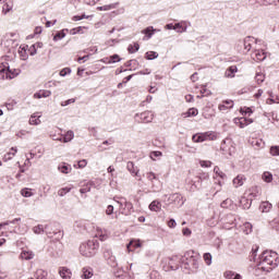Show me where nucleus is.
Returning a JSON list of instances; mask_svg holds the SVG:
<instances>
[{
	"label": "nucleus",
	"mask_w": 279,
	"mask_h": 279,
	"mask_svg": "<svg viewBox=\"0 0 279 279\" xmlns=\"http://www.w3.org/2000/svg\"><path fill=\"white\" fill-rule=\"evenodd\" d=\"M181 269H183L185 274H197L199 269V255L195 254L193 251L186 252L181 256Z\"/></svg>",
	"instance_id": "nucleus-1"
},
{
	"label": "nucleus",
	"mask_w": 279,
	"mask_h": 279,
	"mask_svg": "<svg viewBox=\"0 0 279 279\" xmlns=\"http://www.w3.org/2000/svg\"><path fill=\"white\" fill-rule=\"evenodd\" d=\"M258 267H260V265H269V267L266 266H262L260 269L263 271H271L272 269H276V267H278V263H279V257H278V253L274 252V251H264L258 258Z\"/></svg>",
	"instance_id": "nucleus-2"
},
{
	"label": "nucleus",
	"mask_w": 279,
	"mask_h": 279,
	"mask_svg": "<svg viewBox=\"0 0 279 279\" xmlns=\"http://www.w3.org/2000/svg\"><path fill=\"white\" fill-rule=\"evenodd\" d=\"M97 250H99V241L97 240H89L80 246V253L86 258H93L97 254Z\"/></svg>",
	"instance_id": "nucleus-3"
},
{
	"label": "nucleus",
	"mask_w": 279,
	"mask_h": 279,
	"mask_svg": "<svg viewBox=\"0 0 279 279\" xmlns=\"http://www.w3.org/2000/svg\"><path fill=\"white\" fill-rule=\"evenodd\" d=\"M0 73H5L7 80H14L19 75V70L10 69V64L5 62L0 64Z\"/></svg>",
	"instance_id": "nucleus-4"
},
{
	"label": "nucleus",
	"mask_w": 279,
	"mask_h": 279,
	"mask_svg": "<svg viewBox=\"0 0 279 279\" xmlns=\"http://www.w3.org/2000/svg\"><path fill=\"white\" fill-rule=\"evenodd\" d=\"M134 119L137 123H151V121H154V113H151V111H144L136 113Z\"/></svg>",
	"instance_id": "nucleus-5"
},
{
	"label": "nucleus",
	"mask_w": 279,
	"mask_h": 279,
	"mask_svg": "<svg viewBox=\"0 0 279 279\" xmlns=\"http://www.w3.org/2000/svg\"><path fill=\"white\" fill-rule=\"evenodd\" d=\"M104 258L107 260V264L110 267H118L119 264L117 263V257L112 254V250L110 248H105L104 250Z\"/></svg>",
	"instance_id": "nucleus-6"
},
{
	"label": "nucleus",
	"mask_w": 279,
	"mask_h": 279,
	"mask_svg": "<svg viewBox=\"0 0 279 279\" xmlns=\"http://www.w3.org/2000/svg\"><path fill=\"white\" fill-rule=\"evenodd\" d=\"M169 204H175V206H184V197L180 193L170 194L168 197Z\"/></svg>",
	"instance_id": "nucleus-7"
},
{
	"label": "nucleus",
	"mask_w": 279,
	"mask_h": 279,
	"mask_svg": "<svg viewBox=\"0 0 279 279\" xmlns=\"http://www.w3.org/2000/svg\"><path fill=\"white\" fill-rule=\"evenodd\" d=\"M213 133L210 132H205V133H198L192 136V141L194 143H204V141H214Z\"/></svg>",
	"instance_id": "nucleus-8"
},
{
	"label": "nucleus",
	"mask_w": 279,
	"mask_h": 279,
	"mask_svg": "<svg viewBox=\"0 0 279 279\" xmlns=\"http://www.w3.org/2000/svg\"><path fill=\"white\" fill-rule=\"evenodd\" d=\"M168 267L172 271H178V269H180V267H181V257L178 255L169 257L168 258Z\"/></svg>",
	"instance_id": "nucleus-9"
},
{
	"label": "nucleus",
	"mask_w": 279,
	"mask_h": 279,
	"mask_svg": "<svg viewBox=\"0 0 279 279\" xmlns=\"http://www.w3.org/2000/svg\"><path fill=\"white\" fill-rule=\"evenodd\" d=\"M235 125H239V128H247L251 123H254L253 119H247V118H235L234 119Z\"/></svg>",
	"instance_id": "nucleus-10"
},
{
	"label": "nucleus",
	"mask_w": 279,
	"mask_h": 279,
	"mask_svg": "<svg viewBox=\"0 0 279 279\" xmlns=\"http://www.w3.org/2000/svg\"><path fill=\"white\" fill-rule=\"evenodd\" d=\"M221 221L229 226H236V216H234V214H227L221 218Z\"/></svg>",
	"instance_id": "nucleus-11"
},
{
	"label": "nucleus",
	"mask_w": 279,
	"mask_h": 279,
	"mask_svg": "<svg viewBox=\"0 0 279 279\" xmlns=\"http://www.w3.org/2000/svg\"><path fill=\"white\" fill-rule=\"evenodd\" d=\"M142 243L141 240H131L129 244H126V248L129 252H134V250H138L141 247Z\"/></svg>",
	"instance_id": "nucleus-12"
},
{
	"label": "nucleus",
	"mask_w": 279,
	"mask_h": 279,
	"mask_svg": "<svg viewBox=\"0 0 279 279\" xmlns=\"http://www.w3.org/2000/svg\"><path fill=\"white\" fill-rule=\"evenodd\" d=\"M126 169L132 173V175H136V178H141L138 174V168L134 166V161H128Z\"/></svg>",
	"instance_id": "nucleus-13"
},
{
	"label": "nucleus",
	"mask_w": 279,
	"mask_h": 279,
	"mask_svg": "<svg viewBox=\"0 0 279 279\" xmlns=\"http://www.w3.org/2000/svg\"><path fill=\"white\" fill-rule=\"evenodd\" d=\"M93 275H94L93 268L86 266V267H84V268L82 269L81 278H83V279H90V278H93Z\"/></svg>",
	"instance_id": "nucleus-14"
},
{
	"label": "nucleus",
	"mask_w": 279,
	"mask_h": 279,
	"mask_svg": "<svg viewBox=\"0 0 279 279\" xmlns=\"http://www.w3.org/2000/svg\"><path fill=\"white\" fill-rule=\"evenodd\" d=\"M240 204L244 210H250V208H252V198H247V197L243 196L240 199Z\"/></svg>",
	"instance_id": "nucleus-15"
},
{
	"label": "nucleus",
	"mask_w": 279,
	"mask_h": 279,
	"mask_svg": "<svg viewBox=\"0 0 279 279\" xmlns=\"http://www.w3.org/2000/svg\"><path fill=\"white\" fill-rule=\"evenodd\" d=\"M149 210H151L153 213H160L161 208H162V204H160L159 201H153L149 206H148Z\"/></svg>",
	"instance_id": "nucleus-16"
},
{
	"label": "nucleus",
	"mask_w": 279,
	"mask_h": 279,
	"mask_svg": "<svg viewBox=\"0 0 279 279\" xmlns=\"http://www.w3.org/2000/svg\"><path fill=\"white\" fill-rule=\"evenodd\" d=\"M72 167L71 165L66 163V162H61L59 166H58V170L60 171V173H71L72 171Z\"/></svg>",
	"instance_id": "nucleus-17"
},
{
	"label": "nucleus",
	"mask_w": 279,
	"mask_h": 279,
	"mask_svg": "<svg viewBox=\"0 0 279 279\" xmlns=\"http://www.w3.org/2000/svg\"><path fill=\"white\" fill-rule=\"evenodd\" d=\"M47 97H51V90L43 89L34 94L35 99H43Z\"/></svg>",
	"instance_id": "nucleus-18"
},
{
	"label": "nucleus",
	"mask_w": 279,
	"mask_h": 279,
	"mask_svg": "<svg viewBox=\"0 0 279 279\" xmlns=\"http://www.w3.org/2000/svg\"><path fill=\"white\" fill-rule=\"evenodd\" d=\"M219 110H228V108H234V101L232 100H223L221 105H219Z\"/></svg>",
	"instance_id": "nucleus-19"
},
{
	"label": "nucleus",
	"mask_w": 279,
	"mask_h": 279,
	"mask_svg": "<svg viewBox=\"0 0 279 279\" xmlns=\"http://www.w3.org/2000/svg\"><path fill=\"white\" fill-rule=\"evenodd\" d=\"M59 275L63 279H71V270L66 267H62L59 269Z\"/></svg>",
	"instance_id": "nucleus-20"
},
{
	"label": "nucleus",
	"mask_w": 279,
	"mask_h": 279,
	"mask_svg": "<svg viewBox=\"0 0 279 279\" xmlns=\"http://www.w3.org/2000/svg\"><path fill=\"white\" fill-rule=\"evenodd\" d=\"M199 113V111L195 108H190L186 112L182 113V117L184 119H189V117H197V114Z\"/></svg>",
	"instance_id": "nucleus-21"
},
{
	"label": "nucleus",
	"mask_w": 279,
	"mask_h": 279,
	"mask_svg": "<svg viewBox=\"0 0 279 279\" xmlns=\"http://www.w3.org/2000/svg\"><path fill=\"white\" fill-rule=\"evenodd\" d=\"M142 34H144L148 39L156 34V29H154V26H148L142 31Z\"/></svg>",
	"instance_id": "nucleus-22"
},
{
	"label": "nucleus",
	"mask_w": 279,
	"mask_h": 279,
	"mask_svg": "<svg viewBox=\"0 0 279 279\" xmlns=\"http://www.w3.org/2000/svg\"><path fill=\"white\" fill-rule=\"evenodd\" d=\"M64 32H69L68 28L59 31L58 33H56V35L53 36V40L54 43H58V40H62V38L66 37V33Z\"/></svg>",
	"instance_id": "nucleus-23"
},
{
	"label": "nucleus",
	"mask_w": 279,
	"mask_h": 279,
	"mask_svg": "<svg viewBox=\"0 0 279 279\" xmlns=\"http://www.w3.org/2000/svg\"><path fill=\"white\" fill-rule=\"evenodd\" d=\"M239 71V68L236 65H231L226 71V77H234V73Z\"/></svg>",
	"instance_id": "nucleus-24"
},
{
	"label": "nucleus",
	"mask_w": 279,
	"mask_h": 279,
	"mask_svg": "<svg viewBox=\"0 0 279 279\" xmlns=\"http://www.w3.org/2000/svg\"><path fill=\"white\" fill-rule=\"evenodd\" d=\"M245 180V177L242 174H239L236 178L233 179V184L235 189H239V186H243V181Z\"/></svg>",
	"instance_id": "nucleus-25"
},
{
	"label": "nucleus",
	"mask_w": 279,
	"mask_h": 279,
	"mask_svg": "<svg viewBox=\"0 0 279 279\" xmlns=\"http://www.w3.org/2000/svg\"><path fill=\"white\" fill-rule=\"evenodd\" d=\"M72 138H75V133H73V131H68L63 136L62 141L63 143H71Z\"/></svg>",
	"instance_id": "nucleus-26"
},
{
	"label": "nucleus",
	"mask_w": 279,
	"mask_h": 279,
	"mask_svg": "<svg viewBox=\"0 0 279 279\" xmlns=\"http://www.w3.org/2000/svg\"><path fill=\"white\" fill-rule=\"evenodd\" d=\"M258 197V187H253L248 190V199H256Z\"/></svg>",
	"instance_id": "nucleus-27"
},
{
	"label": "nucleus",
	"mask_w": 279,
	"mask_h": 279,
	"mask_svg": "<svg viewBox=\"0 0 279 279\" xmlns=\"http://www.w3.org/2000/svg\"><path fill=\"white\" fill-rule=\"evenodd\" d=\"M262 213H269L271 210V203L269 202H263L259 206Z\"/></svg>",
	"instance_id": "nucleus-28"
},
{
	"label": "nucleus",
	"mask_w": 279,
	"mask_h": 279,
	"mask_svg": "<svg viewBox=\"0 0 279 279\" xmlns=\"http://www.w3.org/2000/svg\"><path fill=\"white\" fill-rule=\"evenodd\" d=\"M116 8H117V5H114V4H106L102 7H97V10L99 12H108L109 10H114Z\"/></svg>",
	"instance_id": "nucleus-29"
},
{
	"label": "nucleus",
	"mask_w": 279,
	"mask_h": 279,
	"mask_svg": "<svg viewBox=\"0 0 279 279\" xmlns=\"http://www.w3.org/2000/svg\"><path fill=\"white\" fill-rule=\"evenodd\" d=\"M47 271L46 270H43V269H38L36 272H35V278L36 279H47Z\"/></svg>",
	"instance_id": "nucleus-30"
},
{
	"label": "nucleus",
	"mask_w": 279,
	"mask_h": 279,
	"mask_svg": "<svg viewBox=\"0 0 279 279\" xmlns=\"http://www.w3.org/2000/svg\"><path fill=\"white\" fill-rule=\"evenodd\" d=\"M11 151H14V153H8L4 155L3 157L4 162H8V160H12V156L16 155V151H17L16 147H12Z\"/></svg>",
	"instance_id": "nucleus-31"
},
{
	"label": "nucleus",
	"mask_w": 279,
	"mask_h": 279,
	"mask_svg": "<svg viewBox=\"0 0 279 279\" xmlns=\"http://www.w3.org/2000/svg\"><path fill=\"white\" fill-rule=\"evenodd\" d=\"M156 58H158V52H156V51H147L145 53L146 60H156Z\"/></svg>",
	"instance_id": "nucleus-32"
},
{
	"label": "nucleus",
	"mask_w": 279,
	"mask_h": 279,
	"mask_svg": "<svg viewBox=\"0 0 279 279\" xmlns=\"http://www.w3.org/2000/svg\"><path fill=\"white\" fill-rule=\"evenodd\" d=\"M33 232L35 234H45V226L38 225V226L34 227Z\"/></svg>",
	"instance_id": "nucleus-33"
},
{
	"label": "nucleus",
	"mask_w": 279,
	"mask_h": 279,
	"mask_svg": "<svg viewBox=\"0 0 279 279\" xmlns=\"http://www.w3.org/2000/svg\"><path fill=\"white\" fill-rule=\"evenodd\" d=\"M255 57H256V60H258L259 62H263V60L267 58V54H265V51L258 50L255 52Z\"/></svg>",
	"instance_id": "nucleus-34"
},
{
	"label": "nucleus",
	"mask_w": 279,
	"mask_h": 279,
	"mask_svg": "<svg viewBox=\"0 0 279 279\" xmlns=\"http://www.w3.org/2000/svg\"><path fill=\"white\" fill-rule=\"evenodd\" d=\"M44 232L48 235V236H51V234H53V232H56L53 230V225H46L44 227Z\"/></svg>",
	"instance_id": "nucleus-35"
},
{
	"label": "nucleus",
	"mask_w": 279,
	"mask_h": 279,
	"mask_svg": "<svg viewBox=\"0 0 279 279\" xmlns=\"http://www.w3.org/2000/svg\"><path fill=\"white\" fill-rule=\"evenodd\" d=\"M263 180H264V182H272V180H274V174H271V172H264L263 173Z\"/></svg>",
	"instance_id": "nucleus-36"
},
{
	"label": "nucleus",
	"mask_w": 279,
	"mask_h": 279,
	"mask_svg": "<svg viewBox=\"0 0 279 279\" xmlns=\"http://www.w3.org/2000/svg\"><path fill=\"white\" fill-rule=\"evenodd\" d=\"M29 46H25V47L22 48V50L19 51L22 60H27L29 58V56H27V48Z\"/></svg>",
	"instance_id": "nucleus-37"
},
{
	"label": "nucleus",
	"mask_w": 279,
	"mask_h": 279,
	"mask_svg": "<svg viewBox=\"0 0 279 279\" xmlns=\"http://www.w3.org/2000/svg\"><path fill=\"white\" fill-rule=\"evenodd\" d=\"M234 204V202H232V199H230V198H227V199H225L221 204H220V206H221V208H231V206Z\"/></svg>",
	"instance_id": "nucleus-38"
},
{
	"label": "nucleus",
	"mask_w": 279,
	"mask_h": 279,
	"mask_svg": "<svg viewBox=\"0 0 279 279\" xmlns=\"http://www.w3.org/2000/svg\"><path fill=\"white\" fill-rule=\"evenodd\" d=\"M114 62H121V57H119V54H112L109 57L108 64H114Z\"/></svg>",
	"instance_id": "nucleus-39"
},
{
	"label": "nucleus",
	"mask_w": 279,
	"mask_h": 279,
	"mask_svg": "<svg viewBox=\"0 0 279 279\" xmlns=\"http://www.w3.org/2000/svg\"><path fill=\"white\" fill-rule=\"evenodd\" d=\"M258 252V246L255 245L252 248L251 255H250V260H253L254 263H256V253Z\"/></svg>",
	"instance_id": "nucleus-40"
},
{
	"label": "nucleus",
	"mask_w": 279,
	"mask_h": 279,
	"mask_svg": "<svg viewBox=\"0 0 279 279\" xmlns=\"http://www.w3.org/2000/svg\"><path fill=\"white\" fill-rule=\"evenodd\" d=\"M21 256L24 258V260H32V258H34V253L24 251L22 252Z\"/></svg>",
	"instance_id": "nucleus-41"
},
{
	"label": "nucleus",
	"mask_w": 279,
	"mask_h": 279,
	"mask_svg": "<svg viewBox=\"0 0 279 279\" xmlns=\"http://www.w3.org/2000/svg\"><path fill=\"white\" fill-rule=\"evenodd\" d=\"M93 186V183H87L86 185H84L81 190L80 193H82V195L86 194V193H90V189Z\"/></svg>",
	"instance_id": "nucleus-42"
},
{
	"label": "nucleus",
	"mask_w": 279,
	"mask_h": 279,
	"mask_svg": "<svg viewBox=\"0 0 279 279\" xmlns=\"http://www.w3.org/2000/svg\"><path fill=\"white\" fill-rule=\"evenodd\" d=\"M21 195L23 197H32V195H34V193H32V190L25 187L21 190Z\"/></svg>",
	"instance_id": "nucleus-43"
},
{
	"label": "nucleus",
	"mask_w": 279,
	"mask_h": 279,
	"mask_svg": "<svg viewBox=\"0 0 279 279\" xmlns=\"http://www.w3.org/2000/svg\"><path fill=\"white\" fill-rule=\"evenodd\" d=\"M124 210L130 215L134 210V205L131 202H125Z\"/></svg>",
	"instance_id": "nucleus-44"
},
{
	"label": "nucleus",
	"mask_w": 279,
	"mask_h": 279,
	"mask_svg": "<svg viewBox=\"0 0 279 279\" xmlns=\"http://www.w3.org/2000/svg\"><path fill=\"white\" fill-rule=\"evenodd\" d=\"M255 80L257 82V84H263L265 82V74L258 72L255 75Z\"/></svg>",
	"instance_id": "nucleus-45"
},
{
	"label": "nucleus",
	"mask_w": 279,
	"mask_h": 279,
	"mask_svg": "<svg viewBox=\"0 0 279 279\" xmlns=\"http://www.w3.org/2000/svg\"><path fill=\"white\" fill-rule=\"evenodd\" d=\"M203 258H204L206 265L213 264V255L210 253H205Z\"/></svg>",
	"instance_id": "nucleus-46"
},
{
	"label": "nucleus",
	"mask_w": 279,
	"mask_h": 279,
	"mask_svg": "<svg viewBox=\"0 0 279 279\" xmlns=\"http://www.w3.org/2000/svg\"><path fill=\"white\" fill-rule=\"evenodd\" d=\"M66 193H71V187H62L58 191V195L60 197H64V195H66Z\"/></svg>",
	"instance_id": "nucleus-47"
},
{
	"label": "nucleus",
	"mask_w": 279,
	"mask_h": 279,
	"mask_svg": "<svg viewBox=\"0 0 279 279\" xmlns=\"http://www.w3.org/2000/svg\"><path fill=\"white\" fill-rule=\"evenodd\" d=\"M19 221H21V218H15L13 220H8L5 222L0 223V228H3V226H10V223H13V225L19 223Z\"/></svg>",
	"instance_id": "nucleus-48"
},
{
	"label": "nucleus",
	"mask_w": 279,
	"mask_h": 279,
	"mask_svg": "<svg viewBox=\"0 0 279 279\" xmlns=\"http://www.w3.org/2000/svg\"><path fill=\"white\" fill-rule=\"evenodd\" d=\"M59 75L61 77H66V75H71V68H64L60 71Z\"/></svg>",
	"instance_id": "nucleus-49"
},
{
	"label": "nucleus",
	"mask_w": 279,
	"mask_h": 279,
	"mask_svg": "<svg viewBox=\"0 0 279 279\" xmlns=\"http://www.w3.org/2000/svg\"><path fill=\"white\" fill-rule=\"evenodd\" d=\"M252 145L253 147H265V142H263V140H254Z\"/></svg>",
	"instance_id": "nucleus-50"
},
{
	"label": "nucleus",
	"mask_w": 279,
	"mask_h": 279,
	"mask_svg": "<svg viewBox=\"0 0 279 279\" xmlns=\"http://www.w3.org/2000/svg\"><path fill=\"white\" fill-rule=\"evenodd\" d=\"M83 29H84V27L78 26V27H75V28L70 29V34H71L72 36H75V34H82Z\"/></svg>",
	"instance_id": "nucleus-51"
},
{
	"label": "nucleus",
	"mask_w": 279,
	"mask_h": 279,
	"mask_svg": "<svg viewBox=\"0 0 279 279\" xmlns=\"http://www.w3.org/2000/svg\"><path fill=\"white\" fill-rule=\"evenodd\" d=\"M243 45H244L245 51H250V50L252 49V44H250V37H246V38L243 40Z\"/></svg>",
	"instance_id": "nucleus-52"
},
{
	"label": "nucleus",
	"mask_w": 279,
	"mask_h": 279,
	"mask_svg": "<svg viewBox=\"0 0 279 279\" xmlns=\"http://www.w3.org/2000/svg\"><path fill=\"white\" fill-rule=\"evenodd\" d=\"M174 31L179 32V34H182V32H186V27H182V24L175 23L174 24Z\"/></svg>",
	"instance_id": "nucleus-53"
},
{
	"label": "nucleus",
	"mask_w": 279,
	"mask_h": 279,
	"mask_svg": "<svg viewBox=\"0 0 279 279\" xmlns=\"http://www.w3.org/2000/svg\"><path fill=\"white\" fill-rule=\"evenodd\" d=\"M160 156H162V151L160 150H155L150 153L151 160H156V158H160Z\"/></svg>",
	"instance_id": "nucleus-54"
},
{
	"label": "nucleus",
	"mask_w": 279,
	"mask_h": 279,
	"mask_svg": "<svg viewBox=\"0 0 279 279\" xmlns=\"http://www.w3.org/2000/svg\"><path fill=\"white\" fill-rule=\"evenodd\" d=\"M12 10V4L11 3H5L2 7V12L3 14H8V12H10Z\"/></svg>",
	"instance_id": "nucleus-55"
},
{
	"label": "nucleus",
	"mask_w": 279,
	"mask_h": 279,
	"mask_svg": "<svg viewBox=\"0 0 279 279\" xmlns=\"http://www.w3.org/2000/svg\"><path fill=\"white\" fill-rule=\"evenodd\" d=\"M29 56H36V53H38V50L36 48V46L32 45L28 49H27Z\"/></svg>",
	"instance_id": "nucleus-56"
},
{
	"label": "nucleus",
	"mask_w": 279,
	"mask_h": 279,
	"mask_svg": "<svg viewBox=\"0 0 279 279\" xmlns=\"http://www.w3.org/2000/svg\"><path fill=\"white\" fill-rule=\"evenodd\" d=\"M235 275L236 274H234V271L227 270V271H225L223 277L227 278V279H232V278H234Z\"/></svg>",
	"instance_id": "nucleus-57"
},
{
	"label": "nucleus",
	"mask_w": 279,
	"mask_h": 279,
	"mask_svg": "<svg viewBox=\"0 0 279 279\" xmlns=\"http://www.w3.org/2000/svg\"><path fill=\"white\" fill-rule=\"evenodd\" d=\"M29 124L31 125H39L40 120L36 119V116H32L31 119H29Z\"/></svg>",
	"instance_id": "nucleus-58"
},
{
	"label": "nucleus",
	"mask_w": 279,
	"mask_h": 279,
	"mask_svg": "<svg viewBox=\"0 0 279 279\" xmlns=\"http://www.w3.org/2000/svg\"><path fill=\"white\" fill-rule=\"evenodd\" d=\"M270 154L271 156H279V146H271Z\"/></svg>",
	"instance_id": "nucleus-59"
},
{
	"label": "nucleus",
	"mask_w": 279,
	"mask_h": 279,
	"mask_svg": "<svg viewBox=\"0 0 279 279\" xmlns=\"http://www.w3.org/2000/svg\"><path fill=\"white\" fill-rule=\"evenodd\" d=\"M214 171L217 175H219V178H221L222 180L226 178V173H223L221 170H219V167H215Z\"/></svg>",
	"instance_id": "nucleus-60"
},
{
	"label": "nucleus",
	"mask_w": 279,
	"mask_h": 279,
	"mask_svg": "<svg viewBox=\"0 0 279 279\" xmlns=\"http://www.w3.org/2000/svg\"><path fill=\"white\" fill-rule=\"evenodd\" d=\"M146 178L147 180H149V182H154V180H157L158 178L156 177V173L154 172H148L146 173Z\"/></svg>",
	"instance_id": "nucleus-61"
},
{
	"label": "nucleus",
	"mask_w": 279,
	"mask_h": 279,
	"mask_svg": "<svg viewBox=\"0 0 279 279\" xmlns=\"http://www.w3.org/2000/svg\"><path fill=\"white\" fill-rule=\"evenodd\" d=\"M53 235L56 236L57 241H60V239L64 236V231H53Z\"/></svg>",
	"instance_id": "nucleus-62"
},
{
	"label": "nucleus",
	"mask_w": 279,
	"mask_h": 279,
	"mask_svg": "<svg viewBox=\"0 0 279 279\" xmlns=\"http://www.w3.org/2000/svg\"><path fill=\"white\" fill-rule=\"evenodd\" d=\"M272 228L274 230H276L277 232H279V219H275L272 221Z\"/></svg>",
	"instance_id": "nucleus-63"
},
{
	"label": "nucleus",
	"mask_w": 279,
	"mask_h": 279,
	"mask_svg": "<svg viewBox=\"0 0 279 279\" xmlns=\"http://www.w3.org/2000/svg\"><path fill=\"white\" fill-rule=\"evenodd\" d=\"M182 233H183V236H191L192 231L189 228H183Z\"/></svg>",
	"instance_id": "nucleus-64"
}]
</instances>
